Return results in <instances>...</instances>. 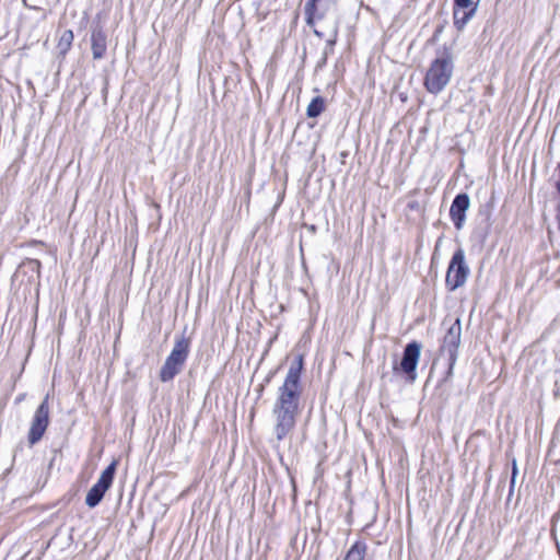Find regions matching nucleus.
I'll return each mask as SVG.
<instances>
[{
  "instance_id": "obj_1",
  "label": "nucleus",
  "mask_w": 560,
  "mask_h": 560,
  "mask_svg": "<svg viewBox=\"0 0 560 560\" xmlns=\"http://www.w3.org/2000/svg\"><path fill=\"white\" fill-rule=\"evenodd\" d=\"M302 370L303 355H298L291 363L283 384L278 388L272 408L276 420L275 434L278 441H282L295 427L302 394Z\"/></svg>"
},
{
  "instance_id": "obj_2",
  "label": "nucleus",
  "mask_w": 560,
  "mask_h": 560,
  "mask_svg": "<svg viewBox=\"0 0 560 560\" xmlns=\"http://www.w3.org/2000/svg\"><path fill=\"white\" fill-rule=\"evenodd\" d=\"M454 71V55L450 47L438 49L436 57L430 63L425 77L424 88L431 94L441 93L450 83Z\"/></svg>"
},
{
  "instance_id": "obj_3",
  "label": "nucleus",
  "mask_w": 560,
  "mask_h": 560,
  "mask_svg": "<svg viewBox=\"0 0 560 560\" xmlns=\"http://www.w3.org/2000/svg\"><path fill=\"white\" fill-rule=\"evenodd\" d=\"M189 350L190 340L188 338L184 335L176 338L174 347L160 371V380L162 382H170L182 372L188 358Z\"/></svg>"
},
{
  "instance_id": "obj_4",
  "label": "nucleus",
  "mask_w": 560,
  "mask_h": 560,
  "mask_svg": "<svg viewBox=\"0 0 560 560\" xmlns=\"http://www.w3.org/2000/svg\"><path fill=\"white\" fill-rule=\"evenodd\" d=\"M469 267L465 261V253L462 248H458L452 256L448 264L445 284L450 291L463 287L469 276Z\"/></svg>"
},
{
  "instance_id": "obj_5",
  "label": "nucleus",
  "mask_w": 560,
  "mask_h": 560,
  "mask_svg": "<svg viewBox=\"0 0 560 560\" xmlns=\"http://www.w3.org/2000/svg\"><path fill=\"white\" fill-rule=\"evenodd\" d=\"M460 323L459 319H456L443 338V343L441 346V357L447 363V378L453 374V369L457 360L458 347L460 343Z\"/></svg>"
},
{
  "instance_id": "obj_6",
  "label": "nucleus",
  "mask_w": 560,
  "mask_h": 560,
  "mask_svg": "<svg viewBox=\"0 0 560 560\" xmlns=\"http://www.w3.org/2000/svg\"><path fill=\"white\" fill-rule=\"evenodd\" d=\"M117 462H112L101 474L97 482L89 490L85 497V504L89 508H95L100 504L106 491L110 488L115 471H116Z\"/></svg>"
},
{
  "instance_id": "obj_7",
  "label": "nucleus",
  "mask_w": 560,
  "mask_h": 560,
  "mask_svg": "<svg viewBox=\"0 0 560 560\" xmlns=\"http://www.w3.org/2000/svg\"><path fill=\"white\" fill-rule=\"evenodd\" d=\"M49 396L46 395L42 404L37 407L28 431V442L36 444L43 438L49 424Z\"/></svg>"
},
{
  "instance_id": "obj_8",
  "label": "nucleus",
  "mask_w": 560,
  "mask_h": 560,
  "mask_svg": "<svg viewBox=\"0 0 560 560\" xmlns=\"http://www.w3.org/2000/svg\"><path fill=\"white\" fill-rule=\"evenodd\" d=\"M420 352L421 345L417 341L407 343L404 349L399 369L408 375V380L410 382L416 380V369L419 362Z\"/></svg>"
},
{
  "instance_id": "obj_9",
  "label": "nucleus",
  "mask_w": 560,
  "mask_h": 560,
  "mask_svg": "<svg viewBox=\"0 0 560 560\" xmlns=\"http://www.w3.org/2000/svg\"><path fill=\"white\" fill-rule=\"evenodd\" d=\"M469 205H470L469 196L464 192L458 194L454 198V200L451 205L450 215L454 223V226L457 230H460L464 225V222L466 219V211L468 210Z\"/></svg>"
},
{
  "instance_id": "obj_10",
  "label": "nucleus",
  "mask_w": 560,
  "mask_h": 560,
  "mask_svg": "<svg viewBox=\"0 0 560 560\" xmlns=\"http://www.w3.org/2000/svg\"><path fill=\"white\" fill-rule=\"evenodd\" d=\"M454 21L458 28H462L474 15L476 7H472L471 0H454Z\"/></svg>"
},
{
  "instance_id": "obj_11",
  "label": "nucleus",
  "mask_w": 560,
  "mask_h": 560,
  "mask_svg": "<svg viewBox=\"0 0 560 560\" xmlns=\"http://www.w3.org/2000/svg\"><path fill=\"white\" fill-rule=\"evenodd\" d=\"M91 48L94 59H102L107 49V35L101 26H95L91 34Z\"/></svg>"
},
{
  "instance_id": "obj_12",
  "label": "nucleus",
  "mask_w": 560,
  "mask_h": 560,
  "mask_svg": "<svg viewBox=\"0 0 560 560\" xmlns=\"http://www.w3.org/2000/svg\"><path fill=\"white\" fill-rule=\"evenodd\" d=\"M338 30H339V23L338 21H334L330 26H329V30L327 32V40H326V48L324 50V58H323V62L326 61V58L329 54H332L334 51V46L336 45L337 43V38H338ZM315 36L319 37V38H323L326 36V33L317 30V28H314L313 30Z\"/></svg>"
},
{
  "instance_id": "obj_13",
  "label": "nucleus",
  "mask_w": 560,
  "mask_h": 560,
  "mask_svg": "<svg viewBox=\"0 0 560 560\" xmlns=\"http://www.w3.org/2000/svg\"><path fill=\"white\" fill-rule=\"evenodd\" d=\"M366 550V544L362 540H358L350 547L343 560H364Z\"/></svg>"
},
{
  "instance_id": "obj_14",
  "label": "nucleus",
  "mask_w": 560,
  "mask_h": 560,
  "mask_svg": "<svg viewBox=\"0 0 560 560\" xmlns=\"http://www.w3.org/2000/svg\"><path fill=\"white\" fill-rule=\"evenodd\" d=\"M325 108V101L322 96L314 97L306 108V115L310 118L319 116Z\"/></svg>"
},
{
  "instance_id": "obj_15",
  "label": "nucleus",
  "mask_w": 560,
  "mask_h": 560,
  "mask_svg": "<svg viewBox=\"0 0 560 560\" xmlns=\"http://www.w3.org/2000/svg\"><path fill=\"white\" fill-rule=\"evenodd\" d=\"M73 32L71 30H66L58 42L57 49L60 55H66L69 49L71 48L72 42H73Z\"/></svg>"
},
{
  "instance_id": "obj_16",
  "label": "nucleus",
  "mask_w": 560,
  "mask_h": 560,
  "mask_svg": "<svg viewBox=\"0 0 560 560\" xmlns=\"http://www.w3.org/2000/svg\"><path fill=\"white\" fill-rule=\"evenodd\" d=\"M328 11V7L323 5L322 3L314 5V11L312 12V21L311 23H306L308 26L314 27L316 21L323 20Z\"/></svg>"
},
{
  "instance_id": "obj_17",
  "label": "nucleus",
  "mask_w": 560,
  "mask_h": 560,
  "mask_svg": "<svg viewBox=\"0 0 560 560\" xmlns=\"http://www.w3.org/2000/svg\"><path fill=\"white\" fill-rule=\"evenodd\" d=\"M320 3V0H308L306 3H305V7H304V13H305V22L306 23H311L312 21V12L314 11V5H317Z\"/></svg>"
},
{
  "instance_id": "obj_18",
  "label": "nucleus",
  "mask_w": 560,
  "mask_h": 560,
  "mask_svg": "<svg viewBox=\"0 0 560 560\" xmlns=\"http://www.w3.org/2000/svg\"><path fill=\"white\" fill-rule=\"evenodd\" d=\"M516 474H517V467H516V460L514 459L513 467H512L511 487L514 486Z\"/></svg>"
},
{
  "instance_id": "obj_19",
  "label": "nucleus",
  "mask_w": 560,
  "mask_h": 560,
  "mask_svg": "<svg viewBox=\"0 0 560 560\" xmlns=\"http://www.w3.org/2000/svg\"><path fill=\"white\" fill-rule=\"evenodd\" d=\"M557 221H558V228L560 230V203L557 207Z\"/></svg>"
}]
</instances>
